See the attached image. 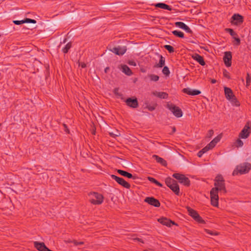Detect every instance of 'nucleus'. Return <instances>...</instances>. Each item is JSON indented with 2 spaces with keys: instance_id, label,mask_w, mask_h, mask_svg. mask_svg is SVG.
<instances>
[{
  "instance_id": "nucleus-1",
  "label": "nucleus",
  "mask_w": 251,
  "mask_h": 251,
  "mask_svg": "<svg viewBox=\"0 0 251 251\" xmlns=\"http://www.w3.org/2000/svg\"><path fill=\"white\" fill-rule=\"evenodd\" d=\"M214 186L213 188L216 189V192L223 191L224 193H226L225 186V180L222 175L217 176L214 179Z\"/></svg>"
},
{
  "instance_id": "nucleus-2",
  "label": "nucleus",
  "mask_w": 251,
  "mask_h": 251,
  "mask_svg": "<svg viewBox=\"0 0 251 251\" xmlns=\"http://www.w3.org/2000/svg\"><path fill=\"white\" fill-rule=\"evenodd\" d=\"M251 169V164L245 162L237 166L236 169L232 173L233 176L237 175L238 174H244L248 173Z\"/></svg>"
},
{
  "instance_id": "nucleus-3",
  "label": "nucleus",
  "mask_w": 251,
  "mask_h": 251,
  "mask_svg": "<svg viewBox=\"0 0 251 251\" xmlns=\"http://www.w3.org/2000/svg\"><path fill=\"white\" fill-rule=\"evenodd\" d=\"M166 185L169 187L175 194L177 196L180 194L179 187L177 182L170 177H168L165 180Z\"/></svg>"
},
{
  "instance_id": "nucleus-4",
  "label": "nucleus",
  "mask_w": 251,
  "mask_h": 251,
  "mask_svg": "<svg viewBox=\"0 0 251 251\" xmlns=\"http://www.w3.org/2000/svg\"><path fill=\"white\" fill-rule=\"evenodd\" d=\"M90 197V202L95 205H99L103 201V196L97 192H91L89 194Z\"/></svg>"
},
{
  "instance_id": "nucleus-5",
  "label": "nucleus",
  "mask_w": 251,
  "mask_h": 251,
  "mask_svg": "<svg viewBox=\"0 0 251 251\" xmlns=\"http://www.w3.org/2000/svg\"><path fill=\"white\" fill-rule=\"evenodd\" d=\"M172 176L173 177L178 180L179 183L183 184L186 186H189L190 185L189 179L183 174L175 173Z\"/></svg>"
},
{
  "instance_id": "nucleus-6",
  "label": "nucleus",
  "mask_w": 251,
  "mask_h": 251,
  "mask_svg": "<svg viewBox=\"0 0 251 251\" xmlns=\"http://www.w3.org/2000/svg\"><path fill=\"white\" fill-rule=\"evenodd\" d=\"M167 107L173 113V114L177 118H180L182 116V111L178 106H176L172 103H168Z\"/></svg>"
},
{
  "instance_id": "nucleus-7",
  "label": "nucleus",
  "mask_w": 251,
  "mask_h": 251,
  "mask_svg": "<svg viewBox=\"0 0 251 251\" xmlns=\"http://www.w3.org/2000/svg\"><path fill=\"white\" fill-rule=\"evenodd\" d=\"M108 50L118 55H122L126 52V48L124 46H110L109 47Z\"/></svg>"
},
{
  "instance_id": "nucleus-8",
  "label": "nucleus",
  "mask_w": 251,
  "mask_h": 251,
  "mask_svg": "<svg viewBox=\"0 0 251 251\" xmlns=\"http://www.w3.org/2000/svg\"><path fill=\"white\" fill-rule=\"evenodd\" d=\"M187 209L189 215L191 216L196 221L201 224H204L205 223L204 221L201 218L196 210L189 207H187Z\"/></svg>"
},
{
  "instance_id": "nucleus-9",
  "label": "nucleus",
  "mask_w": 251,
  "mask_h": 251,
  "mask_svg": "<svg viewBox=\"0 0 251 251\" xmlns=\"http://www.w3.org/2000/svg\"><path fill=\"white\" fill-rule=\"evenodd\" d=\"M216 188H212L210 192L211 204L215 207L218 206L219 196Z\"/></svg>"
},
{
  "instance_id": "nucleus-10",
  "label": "nucleus",
  "mask_w": 251,
  "mask_h": 251,
  "mask_svg": "<svg viewBox=\"0 0 251 251\" xmlns=\"http://www.w3.org/2000/svg\"><path fill=\"white\" fill-rule=\"evenodd\" d=\"M250 125V124L249 122H248L245 125L239 134V136L240 138L242 139H246L249 136L250 133H251V127Z\"/></svg>"
},
{
  "instance_id": "nucleus-11",
  "label": "nucleus",
  "mask_w": 251,
  "mask_h": 251,
  "mask_svg": "<svg viewBox=\"0 0 251 251\" xmlns=\"http://www.w3.org/2000/svg\"><path fill=\"white\" fill-rule=\"evenodd\" d=\"M111 177L115 180L119 184L121 185L123 187L126 188L130 189L131 186L130 184L126 182L124 178L120 177L114 175H111Z\"/></svg>"
},
{
  "instance_id": "nucleus-12",
  "label": "nucleus",
  "mask_w": 251,
  "mask_h": 251,
  "mask_svg": "<svg viewBox=\"0 0 251 251\" xmlns=\"http://www.w3.org/2000/svg\"><path fill=\"white\" fill-rule=\"evenodd\" d=\"M144 201L156 207H159L160 206V203L159 201L152 197L146 198Z\"/></svg>"
},
{
  "instance_id": "nucleus-13",
  "label": "nucleus",
  "mask_w": 251,
  "mask_h": 251,
  "mask_svg": "<svg viewBox=\"0 0 251 251\" xmlns=\"http://www.w3.org/2000/svg\"><path fill=\"white\" fill-rule=\"evenodd\" d=\"M243 22V17L238 14H235L232 17L231 23L235 25H238Z\"/></svg>"
},
{
  "instance_id": "nucleus-14",
  "label": "nucleus",
  "mask_w": 251,
  "mask_h": 251,
  "mask_svg": "<svg viewBox=\"0 0 251 251\" xmlns=\"http://www.w3.org/2000/svg\"><path fill=\"white\" fill-rule=\"evenodd\" d=\"M126 105L132 108H136L138 106V102L136 98H128L125 101Z\"/></svg>"
},
{
  "instance_id": "nucleus-15",
  "label": "nucleus",
  "mask_w": 251,
  "mask_h": 251,
  "mask_svg": "<svg viewBox=\"0 0 251 251\" xmlns=\"http://www.w3.org/2000/svg\"><path fill=\"white\" fill-rule=\"evenodd\" d=\"M182 92L184 93L187 94L189 95L196 96L198 95L201 93V92L198 90H192L190 88H186L182 89Z\"/></svg>"
},
{
  "instance_id": "nucleus-16",
  "label": "nucleus",
  "mask_w": 251,
  "mask_h": 251,
  "mask_svg": "<svg viewBox=\"0 0 251 251\" xmlns=\"http://www.w3.org/2000/svg\"><path fill=\"white\" fill-rule=\"evenodd\" d=\"M158 221L163 225L171 226V225H174L175 223L166 218H161L158 220Z\"/></svg>"
},
{
  "instance_id": "nucleus-17",
  "label": "nucleus",
  "mask_w": 251,
  "mask_h": 251,
  "mask_svg": "<svg viewBox=\"0 0 251 251\" xmlns=\"http://www.w3.org/2000/svg\"><path fill=\"white\" fill-rule=\"evenodd\" d=\"M13 23L16 25H19L24 24V23L35 24L36 23V21L34 20L26 18L24 20H21V21L15 20V21H13Z\"/></svg>"
},
{
  "instance_id": "nucleus-18",
  "label": "nucleus",
  "mask_w": 251,
  "mask_h": 251,
  "mask_svg": "<svg viewBox=\"0 0 251 251\" xmlns=\"http://www.w3.org/2000/svg\"><path fill=\"white\" fill-rule=\"evenodd\" d=\"M175 25L177 27L184 30L185 31H186L187 32H190V31H191V30L189 28V27L187 25H186L184 23H183L182 22H176L175 23Z\"/></svg>"
},
{
  "instance_id": "nucleus-19",
  "label": "nucleus",
  "mask_w": 251,
  "mask_h": 251,
  "mask_svg": "<svg viewBox=\"0 0 251 251\" xmlns=\"http://www.w3.org/2000/svg\"><path fill=\"white\" fill-rule=\"evenodd\" d=\"M224 90L225 97L228 100L234 96L232 90L230 88L225 87L224 88Z\"/></svg>"
},
{
  "instance_id": "nucleus-20",
  "label": "nucleus",
  "mask_w": 251,
  "mask_h": 251,
  "mask_svg": "<svg viewBox=\"0 0 251 251\" xmlns=\"http://www.w3.org/2000/svg\"><path fill=\"white\" fill-rule=\"evenodd\" d=\"M152 94L155 96L163 99H166L168 97V94L167 93L164 92H158L157 91H154L152 93Z\"/></svg>"
},
{
  "instance_id": "nucleus-21",
  "label": "nucleus",
  "mask_w": 251,
  "mask_h": 251,
  "mask_svg": "<svg viewBox=\"0 0 251 251\" xmlns=\"http://www.w3.org/2000/svg\"><path fill=\"white\" fill-rule=\"evenodd\" d=\"M117 171L119 174H120L122 176L126 177L128 178H132L133 179H135V177H134L131 173L120 169L117 170Z\"/></svg>"
},
{
  "instance_id": "nucleus-22",
  "label": "nucleus",
  "mask_w": 251,
  "mask_h": 251,
  "mask_svg": "<svg viewBox=\"0 0 251 251\" xmlns=\"http://www.w3.org/2000/svg\"><path fill=\"white\" fill-rule=\"evenodd\" d=\"M152 157L156 160V161L157 163H160L162 166H167V162L163 158H161L157 155H153L152 156Z\"/></svg>"
},
{
  "instance_id": "nucleus-23",
  "label": "nucleus",
  "mask_w": 251,
  "mask_h": 251,
  "mask_svg": "<svg viewBox=\"0 0 251 251\" xmlns=\"http://www.w3.org/2000/svg\"><path fill=\"white\" fill-rule=\"evenodd\" d=\"M222 135L220 134L217 136L209 143V146H211L213 148L216 146V144L220 141Z\"/></svg>"
},
{
  "instance_id": "nucleus-24",
  "label": "nucleus",
  "mask_w": 251,
  "mask_h": 251,
  "mask_svg": "<svg viewBox=\"0 0 251 251\" xmlns=\"http://www.w3.org/2000/svg\"><path fill=\"white\" fill-rule=\"evenodd\" d=\"M122 69L123 72L127 75H130L132 74L131 70L126 65H124L122 66Z\"/></svg>"
},
{
  "instance_id": "nucleus-25",
  "label": "nucleus",
  "mask_w": 251,
  "mask_h": 251,
  "mask_svg": "<svg viewBox=\"0 0 251 251\" xmlns=\"http://www.w3.org/2000/svg\"><path fill=\"white\" fill-rule=\"evenodd\" d=\"M231 54L229 52H226L224 56V63H228L231 59Z\"/></svg>"
},
{
  "instance_id": "nucleus-26",
  "label": "nucleus",
  "mask_w": 251,
  "mask_h": 251,
  "mask_svg": "<svg viewBox=\"0 0 251 251\" xmlns=\"http://www.w3.org/2000/svg\"><path fill=\"white\" fill-rule=\"evenodd\" d=\"M192 58L196 61L199 63H204L201 56L197 54H194L192 56Z\"/></svg>"
},
{
  "instance_id": "nucleus-27",
  "label": "nucleus",
  "mask_w": 251,
  "mask_h": 251,
  "mask_svg": "<svg viewBox=\"0 0 251 251\" xmlns=\"http://www.w3.org/2000/svg\"><path fill=\"white\" fill-rule=\"evenodd\" d=\"M155 6L160 7L162 9H167L169 10H172V8L169 6L163 3H157L155 4Z\"/></svg>"
},
{
  "instance_id": "nucleus-28",
  "label": "nucleus",
  "mask_w": 251,
  "mask_h": 251,
  "mask_svg": "<svg viewBox=\"0 0 251 251\" xmlns=\"http://www.w3.org/2000/svg\"><path fill=\"white\" fill-rule=\"evenodd\" d=\"M148 77L150 78L151 81H157L158 80L159 77L154 74H150L148 75Z\"/></svg>"
},
{
  "instance_id": "nucleus-29",
  "label": "nucleus",
  "mask_w": 251,
  "mask_h": 251,
  "mask_svg": "<svg viewBox=\"0 0 251 251\" xmlns=\"http://www.w3.org/2000/svg\"><path fill=\"white\" fill-rule=\"evenodd\" d=\"M228 100H230L232 104L234 105L235 106H238L240 105V103L238 101L235 96L232 97L231 99H229Z\"/></svg>"
},
{
  "instance_id": "nucleus-30",
  "label": "nucleus",
  "mask_w": 251,
  "mask_h": 251,
  "mask_svg": "<svg viewBox=\"0 0 251 251\" xmlns=\"http://www.w3.org/2000/svg\"><path fill=\"white\" fill-rule=\"evenodd\" d=\"M148 180L149 181H150L151 182L155 184L156 185H157V186H158L159 187H162V186H163L161 183H160L159 181H158L157 180H156L153 177H148Z\"/></svg>"
},
{
  "instance_id": "nucleus-31",
  "label": "nucleus",
  "mask_w": 251,
  "mask_h": 251,
  "mask_svg": "<svg viewBox=\"0 0 251 251\" xmlns=\"http://www.w3.org/2000/svg\"><path fill=\"white\" fill-rule=\"evenodd\" d=\"M156 105V104H154L153 105L147 104L146 108H147L149 111H152L155 109Z\"/></svg>"
},
{
  "instance_id": "nucleus-32",
  "label": "nucleus",
  "mask_w": 251,
  "mask_h": 251,
  "mask_svg": "<svg viewBox=\"0 0 251 251\" xmlns=\"http://www.w3.org/2000/svg\"><path fill=\"white\" fill-rule=\"evenodd\" d=\"M172 32L176 36H177L181 37V38L183 37L184 34L181 31H177V30H174Z\"/></svg>"
},
{
  "instance_id": "nucleus-33",
  "label": "nucleus",
  "mask_w": 251,
  "mask_h": 251,
  "mask_svg": "<svg viewBox=\"0 0 251 251\" xmlns=\"http://www.w3.org/2000/svg\"><path fill=\"white\" fill-rule=\"evenodd\" d=\"M237 147H241L243 146V142L240 139H238L235 143Z\"/></svg>"
},
{
  "instance_id": "nucleus-34",
  "label": "nucleus",
  "mask_w": 251,
  "mask_h": 251,
  "mask_svg": "<svg viewBox=\"0 0 251 251\" xmlns=\"http://www.w3.org/2000/svg\"><path fill=\"white\" fill-rule=\"evenodd\" d=\"M71 47V44L70 43H68L66 46L62 49V51L64 53H67L68 50L70 49Z\"/></svg>"
},
{
  "instance_id": "nucleus-35",
  "label": "nucleus",
  "mask_w": 251,
  "mask_h": 251,
  "mask_svg": "<svg viewBox=\"0 0 251 251\" xmlns=\"http://www.w3.org/2000/svg\"><path fill=\"white\" fill-rule=\"evenodd\" d=\"M162 72L166 75H168L170 74L169 69L167 66L164 67L162 70Z\"/></svg>"
},
{
  "instance_id": "nucleus-36",
  "label": "nucleus",
  "mask_w": 251,
  "mask_h": 251,
  "mask_svg": "<svg viewBox=\"0 0 251 251\" xmlns=\"http://www.w3.org/2000/svg\"><path fill=\"white\" fill-rule=\"evenodd\" d=\"M212 149H213V148L212 147L209 146V144H208L206 146H205L204 148H203L201 150L202 151H203V153H204L206 152L207 151H208L209 150Z\"/></svg>"
},
{
  "instance_id": "nucleus-37",
  "label": "nucleus",
  "mask_w": 251,
  "mask_h": 251,
  "mask_svg": "<svg viewBox=\"0 0 251 251\" xmlns=\"http://www.w3.org/2000/svg\"><path fill=\"white\" fill-rule=\"evenodd\" d=\"M251 76H250V75L249 73H247V77H246V85L247 86H249L250 85L251 83Z\"/></svg>"
},
{
  "instance_id": "nucleus-38",
  "label": "nucleus",
  "mask_w": 251,
  "mask_h": 251,
  "mask_svg": "<svg viewBox=\"0 0 251 251\" xmlns=\"http://www.w3.org/2000/svg\"><path fill=\"white\" fill-rule=\"evenodd\" d=\"M205 231L206 233L211 235H217L218 234V233L216 232H213L211 230H210L209 229H205Z\"/></svg>"
},
{
  "instance_id": "nucleus-39",
  "label": "nucleus",
  "mask_w": 251,
  "mask_h": 251,
  "mask_svg": "<svg viewBox=\"0 0 251 251\" xmlns=\"http://www.w3.org/2000/svg\"><path fill=\"white\" fill-rule=\"evenodd\" d=\"M226 30L227 31H228L230 34L234 38L235 37V36L236 35V34L235 32H234L232 29H230V28H227L226 29Z\"/></svg>"
},
{
  "instance_id": "nucleus-40",
  "label": "nucleus",
  "mask_w": 251,
  "mask_h": 251,
  "mask_svg": "<svg viewBox=\"0 0 251 251\" xmlns=\"http://www.w3.org/2000/svg\"><path fill=\"white\" fill-rule=\"evenodd\" d=\"M223 75L225 77L228 79L230 78L229 73L225 69L223 70Z\"/></svg>"
},
{
  "instance_id": "nucleus-41",
  "label": "nucleus",
  "mask_w": 251,
  "mask_h": 251,
  "mask_svg": "<svg viewBox=\"0 0 251 251\" xmlns=\"http://www.w3.org/2000/svg\"><path fill=\"white\" fill-rule=\"evenodd\" d=\"M164 48L170 52L174 51L173 48L170 45H165L164 46Z\"/></svg>"
},
{
  "instance_id": "nucleus-42",
  "label": "nucleus",
  "mask_w": 251,
  "mask_h": 251,
  "mask_svg": "<svg viewBox=\"0 0 251 251\" xmlns=\"http://www.w3.org/2000/svg\"><path fill=\"white\" fill-rule=\"evenodd\" d=\"M214 134V131L212 129H210L208 131L207 137L211 138Z\"/></svg>"
},
{
  "instance_id": "nucleus-43",
  "label": "nucleus",
  "mask_w": 251,
  "mask_h": 251,
  "mask_svg": "<svg viewBox=\"0 0 251 251\" xmlns=\"http://www.w3.org/2000/svg\"><path fill=\"white\" fill-rule=\"evenodd\" d=\"M133 240H135V241H137L140 242L142 243H144V242L143 241V240L142 239L139 238H134Z\"/></svg>"
},
{
  "instance_id": "nucleus-44",
  "label": "nucleus",
  "mask_w": 251,
  "mask_h": 251,
  "mask_svg": "<svg viewBox=\"0 0 251 251\" xmlns=\"http://www.w3.org/2000/svg\"><path fill=\"white\" fill-rule=\"evenodd\" d=\"M203 151H202L201 150L198 153V156L199 157H201L202 156V155L203 154Z\"/></svg>"
},
{
  "instance_id": "nucleus-45",
  "label": "nucleus",
  "mask_w": 251,
  "mask_h": 251,
  "mask_svg": "<svg viewBox=\"0 0 251 251\" xmlns=\"http://www.w3.org/2000/svg\"><path fill=\"white\" fill-rule=\"evenodd\" d=\"M74 243L75 245H79L83 244V242H77L76 241H74Z\"/></svg>"
},
{
  "instance_id": "nucleus-46",
  "label": "nucleus",
  "mask_w": 251,
  "mask_h": 251,
  "mask_svg": "<svg viewBox=\"0 0 251 251\" xmlns=\"http://www.w3.org/2000/svg\"><path fill=\"white\" fill-rule=\"evenodd\" d=\"M78 66L82 68H85L86 67V64H78Z\"/></svg>"
},
{
  "instance_id": "nucleus-47",
  "label": "nucleus",
  "mask_w": 251,
  "mask_h": 251,
  "mask_svg": "<svg viewBox=\"0 0 251 251\" xmlns=\"http://www.w3.org/2000/svg\"><path fill=\"white\" fill-rule=\"evenodd\" d=\"M234 39H235V41L236 42V44H239L240 42V39L236 37V36L234 38Z\"/></svg>"
},
{
  "instance_id": "nucleus-48",
  "label": "nucleus",
  "mask_w": 251,
  "mask_h": 251,
  "mask_svg": "<svg viewBox=\"0 0 251 251\" xmlns=\"http://www.w3.org/2000/svg\"><path fill=\"white\" fill-rule=\"evenodd\" d=\"M159 57H160V61H159V63H164V62H165V60H164V59L163 58V57H162V56H160Z\"/></svg>"
},
{
  "instance_id": "nucleus-49",
  "label": "nucleus",
  "mask_w": 251,
  "mask_h": 251,
  "mask_svg": "<svg viewBox=\"0 0 251 251\" xmlns=\"http://www.w3.org/2000/svg\"><path fill=\"white\" fill-rule=\"evenodd\" d=\"M64 126V128H65V130L67 132H69V129L68 128H67V126H66V125L65 124H64L63 125Z\"/></svg>"
},
{
  "instance_id": "nucleus-50",
  "label": "nucleus",
  "mask_w": 251,
  "mask_h": 251,
  "mask_svg": "<svg viewBox=\"0 0 251 251\" xmlns=\"http://www.w3.org/2000/svg\"><path fill=\"white\" fill-rule=\"evenodd\" d=\"M165 64H157L156 67H162Z\"/></svg>"
},
{
  "instance_id": "nucleus-51",
  "label": "nucleus",
  "mask_w": 251,
  "mask_h": 251,
  "mask_svg": "<svg viewBox=\"0 0 251 251\" xmlns=\"http://www.w3.org/2000/svg\"><path fill=\"white\" fill-rule=\"evenodd\" d=\"M109 134H110V135L111 136L113 137H115L116 136H118L117 134H114V133H113L112 132L109 133Z\"/></svg>"
},
{
  "instance_id": "nucleus-52",
  "label": "nucleus",
  "mask_w": 251,
  "mask_h": 251,
  "mask_svg": "<svg viewBox=\"0 0 251 251\" xmlns=\"http://www.w3.org/2000/svg\"><path fill=\"white\" fill-rule=\"evenodd\" d=\"M217 82V80L215 79H212L211 80V83L212 84H214Z\"/></svg>"
},
{
  "instance_id": "nucleus-53",
  "label": "nucleus",
  "mask_w": 251,
  "mask_h": 251,
  "mask_svg": "<svg viewBox=\"0 0 251 251\" xmlns=\"http://www.w3.org/2000/svg\"><path fill=\"white\" fill-rule=\"evenodd\" d=\"M176 131V127L175 126H173L172 127V134L175 133Z\"/></svg>"
},
{
  "instance_id": "nucleus-54",
  "label": "nucleus",
  "mask_w": 251,
  "mask_h": 251,
  "mask_svg": "<svg viewBox=\"0 0 251 251\" xmlns=\"http://www.w3.org/2000/svg\"><path fill=\"white\" fill-rule=\"evenodd\" d=\"M45 67L48 69L49 68V64H46L45 65Z\"/></svg>"
},
{
  "instance_id": "nucleus-55",
  "label": "nucleus",
  "mask_w": 251,
  "mask_h": 251,
  "mask_svg": "<svg viewBox=\"0 0 251 251\" xmlns=\"http://www.w3.org/2000/svg\"><path fill=\"white\" fill-rule=\"evenodd\" d=\"M225 65L227 67H230L231 65V64H225Z\"/></svg>"
},
{
  "instance_id": "nucleus-56",
  "label": "nucleus",
  "mask_w": 251,
  "mask_h": 251,
  "mask_svg": "<svg viewBox=\"0 0 251 251\" xmlns=\"http://www.w3.org/2000/svg\"><path fill=\"white\" fill-rule=\"evenodd\" d=\"M109 69V68L108 67H106L105 69V72L106 73L107 72V71Z\"/></svg>"
},
{
  "instance_id": "nucleus-57",
  "label": "nucleus",
  "mask_w": 251,
  "mask_h": 251,
  "mask_svg": "<svg viewBox=\"0 0 251 251\" xmlns=\"http://www.w3.org/2000/svg\"><path fill=\"white\" fill-rule=\"evenodd\" d=\"M130 65H133V66H136V64L135 63H134V64H129Z\"/></svg>"
},
{
  "instance_id": "nucleus-58",
  "label": "nucleus",
  "mask_w": 251,
  "mask_h": 251,
  "mask_svg": "<svg viewBox=\"0 0 251 251\" xmlns=\"http://www.w3.org/2000/svg\"><path fill=\"white\" fill-rule=\"evenodd\" d=\"M118 91V89H115V90H114V93L115 94H116V91Z\"/></svg>"
},
{
  "instance_id": "nucleus-59",
  "label": "nucleus",
  "mask_w": 251,
  "mask_h": 251,
  "mask_svg": "<svg viewBox=\"0 0 251 251\" xmlns=\"http://www.w3.org/2000/svg\"><path fill=\"white\" fill-rule=\"evenodd\" d=\"M92 133L93 134H95V131H93Z\"/></svg>"
},
{
  "instance_id": "nucleus-60",
  "label": "nucleus",
  "mask_w": 251,
  "mask_h": 251,
  "mask_svg": "<svg viewBox=\"0 0 251 251\" xmlns=\"http://www.w3.org/2000/svg\"><path fill=\"white\" fill-rule=\"evenodd\" d=\"M202 66H204L205 65V64H200Z\"/></svg>"
},
{
  "instance_id": "nucleus-61",
  "label": "nucleus",
  "mask_w": 251,
  "mask_h": 251,
  "mask_svg": "<svg viewBox=\"0 0 251 251\" xmlns=\"http://www.w3.org/2000/svg\"><path fill=\"white\" fill-rule=\"evenodd\" d=\"M66 42V39L64 41V43Z\"/></svg>"
}]
</instances>
